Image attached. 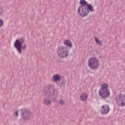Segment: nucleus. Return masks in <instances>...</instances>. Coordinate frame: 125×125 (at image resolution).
<instances>
[{"mask_svg":"<svg viewBox=\"0 0 125 125\" xmlns=\"http://www.w3.org/2000/svg\"><path fill=\"white\" fill-rule=\"evenodd\" d=\"M101 112L103 115H107L110 112V106L108 104L102 106Z\"/></svg>","mask_w":125,"mask_h":125,"instance_id":"obj_9","label":"nucleus"},{"mask_svg":"<svg viewBox=\"0 0 125 125\" xmlns=\"http://www.w3.org/2000/svg\"><path fill=\"white\" fill-rule=\"evenodd\" d=\"M24 43H25L24 38L17 39L14 43V46L20 54H22V50H25L27 48V44H24Z\"/></svg>","mask_w":125,"mask_h":125,"instance_id":"obj_2","label":"nucleus"},{"mask_svg":"<svg viewBox=\"0 0 125 125\" xmlns=\"http://www.w3.org/2000/svg\"><path fill=\"white\" fill-rule=\"evenodd\" d=\"M2 13H3V11L2 10V8H0V16L2 15Z\"/></svg>","mask_w":125,"mask_h":125,"instance_id":"obj_17","label":"nucleus"},{"mask_svg":"<svg viewBox=\"0 0 125 125\" xmlns=\"http://www.w3.org/2000/svg\"><path fill=\"white\" fill-rule=\"evenodd\" d=\"M57 54L60 58H67L69 56V50L64 47V46H61L57 49Z\"/></svg>","mask_w":125,"mask_h":125,"instance_id":"obj_6","label":"nucleus"},{"mask_svg":"<svg viewBox=\"0 0 125 125\" xmlns=\"http://www.w3.org/2000/svg\"><path fill=\"white\" fill-rule=\"evenodd\" d=\"M60 103L61 104H62V105H63V104H64V101L63 100H62V99H61L60 100Z\"/></svg>","mask_w":125,"mask_h":125,"instance_id":"obj_18","label":"nucleus"},{"mask_svg":"<svg viewBox=\"0 0 125 125\" xmlns=\"http://www.w3.org/2000/svg\"><path fill=\"white\" fill-rule=\"evenodd\" d=\"M43 102L45 105H50V103H51V101L49 100L47 98H45L43 100Z\"/></svg>","mask_w":125,"mask_h":125,"instance_id":"obj_13","label":"nucleus"},{"mask_svg":"<svg viewBox=\"0 0 125 125\" xmlns=\"http://www.w3.org/2000/svg\"><path fill=\"white\" fill-rule=\"evenodd\" d=\"M15 115L16 116V117H18V116L19 115V113H18V110H16V112H15Z\"/></svg>","mask_w":125,"mask_h":125,"instance_id":"obj_19","label":"nucleus"},{"mask_svg":"<svg viewBox=\"0 0 125 125\" xmlns=\"http://www.w3.org/2000/svg\"><path fill=\"white\" fill-rule=\"evenodd\" d=\"M66 84V83L65 81H64V80H62V82L61 83V84H60V86H64Z\"/></svg>","mask_w":125,"mask_h":125,"instance_id":"obj_15","label":"nucleus"},{"mask_svg":"<svg viewBox=\"0 0 125 125\" xmlns=\"http://www.w3.org/2000/svg\"><path fill=\"white\" fill-rule=\"evenodd\" d=\"M109 85L107 83H103L101 85V88L99 91V94L103 99H106L110 97V90L108 88Z\"/></svg>","mask_w":125,"mask_h":125,"instance_id":"obj_3","label":"nucleus"},{"mask_svg":"<svg viewBox=\"0 0 125 125\" xmlns=\"http://www.w3.org/2000/svg\"><path fill=\"white\" fill-rule=\"evenodd\" d=\"M95 40L96 43H97V44H99L100 45H102V42L100 41V40H99V39H98V38L95 37Z\"/></svg>","mask_w":125,"mask_h":125,"instance_id":"obj_14","label":"nucleus"},{"mask_svg":"<svg viewBox=\"0 0 125 125\" xmlns=\"http://www.w3.org/2000/svg\"><path fill=\"white\" fill-rule=\"evenodd\" d=\"M116 104L119 107H125V95L120 93L115 98Z\"/></svg>","mask_w":125,"mask_h":125,"instance_id":"obj_8","label":"nucleus"},{"mask_svg":"<svg viewBox=\"0 0 125 125\" xmlns=\"http://www.w3.org/2000/svg\"><path fill=\"white\" fill-rule=\"evenodd\" d=\"M46 97H49L53 102H55L57 99V96L54 94L55 87L52 85L47 86Z\"/></svg>","mask_w":125,"mask_h":125,"instance_id":"obj_4","label":"nucleus"},{"mask_svg":"<svg viewBox=\"0 0 125 125\" xmlns=\"http://www.w3.org/2000/svg\"><path fill=\"white\" fill-rule=\"evenodd\" d=\"M63 43L65 45H66L68 47L72 48L73 47V43L69 40H65L63 41Z\"/></svg>","mask_w":125,"mask_h":125,"instance_id":"obj_10","label":"nucleus"},{"mask_svg":"<svg viewBox=\"0 0 125 125\" xmlns=\"http://www.w3.org/2000/svg\"><path fill=\"white\" fill-rule=\"evenodd\" d=\"M100 65L99 60L96 57L90 58L88 61V66L92 70H97Z\"/></svg>","mask_w":125,"mask_h":125,"instance_id":"obj_5","label":"nucleus"},{"mask_svg":"<svg viewBox=\"0 0 125 125\" xmlns=\"http://www.w3.org/2000/svg\"><path fill=\"white\" fill-rule=\"evenodd\" d=\"M81 5L78 7V13L81 17H86L90 12H93L94 9L93 6L91 4H88L85 0H80Z\"/></svg>","mask_w":125,"mask_h":125,"instance_id":"obj_1","label":"nucleus"},{"mask_svg":"<svg viewBox=\"0 0 125 125\" xmlns=\"http://www.w3.org/2000/svg\"><path fill=\"white\" fill-rule=\"evenodd\" d=\"M21 117L24 121H29L31 119L32 113L29 109L23 108L21 109Z\"/></svg>","mask_w":125,"mask_h":125,"instance_id":"obj_7","label":"nucleus"},{"mask_svg":"<svg viewBox=\"0 0 125 125\" xmlns=\"http://www.w3.org/2000/svg\"><path fill=\"white\" fill-rule=\"evenodd\" d=\"M80 98L82 101H85L87 99V96L85 93H83L80 96Z\"/></svg>","mask_w":125,"mask_h":125,"instance_id":"obj_12","label":"nucleus"},{"mask_svg":"<svg viewBox=\"0 0 125 125\" xmlns=\"http://www.w3.org/2000/svg\"><path fill=\"white\" fill-rule=\"evenodd\" d=\"M2 26H3V21L0 20V27H2Z\"/></svg>","mask_w":125,"mask_h":125,"instance_id":"obj_16","label":"nucleus"},{"mask_svg":"<svg viewBox=\"0 0 125 125\" xmlns=\"http://www.w3.org/2000/svg\"><path fill=\"white\" fill-rule=\"evenodd\" d=\"M53 80L55 82H59L61 80V76L59 74H56L53 76Z\"/></svg>","mask_w":125,"mask_h":125,"instance_id":"obj_11","label":"nucleus"}]
</instances>
